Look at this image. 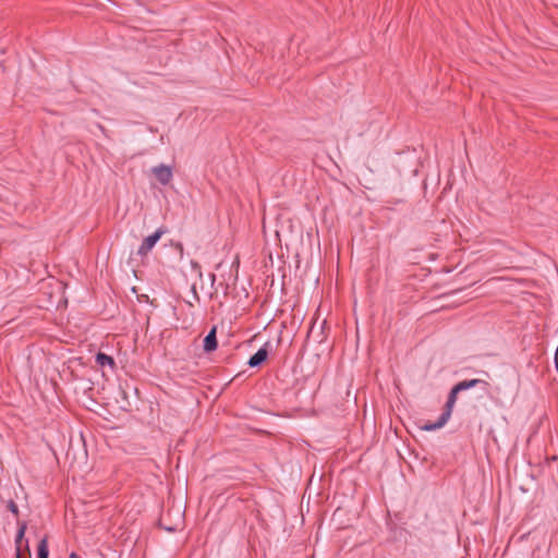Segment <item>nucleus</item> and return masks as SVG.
Segmentation results:
<instances>
[{
  "label": "nucleus",
  "instance_id": "1",
  "mask_svg": "<svg viewBox=\"0 0 558 558\" xmlns=\"http://www.w3.org/2000/svg\"><path fill=\"white\" fill-rule=\"evenodd\" d=\"M459 392L460 391L456 386H453L451 388L442 413L440 414V416L438 417V420L435 423L425 424L422 427L424 430L433 432V430L439 429L446 425V423L449 421V418L451 416L453 407L457 401V396Z\"/></svg>",
  "mask_w": 558,
  "mask_h": 558
},
{
  "label": "nucleus",
  "instance_id": "2",
  "mask_svg": "<svg viewBox=\"0 0 558 558\" xmlns=\"http://www.w3.org/2000/svg\"><path fill=\"white\" fill-rule=\"evenodd\" d=\"M163 231L161 229L156 230L153 234L146 236L138 247V255L145 256L159 241Z\"/></svg>",
  "mask_w": 558,
  "mask_h": 558
},
{
  "label": "nucleus",
  "instance_id": "3",
  "mask_svg": "<svg viewBox=\"0 0 558 558\" xmlns=\"http://www.w3.org/2000/svg\"><path fill=\"white\" fill-rule=\"evenodd\" d=\"M151 172L155 174L158 182L162 185L169 184L173 177L171 167L162 163L154 167Z\"/></svg>",
  "mask_w": 558,
  "mask_h": 558
},
{
  "label": "nucleus",
  "instance_id": "4",
  "mask_svg": "<svg viewBox=\"0 0 558 558\" xmlns=\"http://www.w3.org/2000/svg\"><path fill=\"white\" fill-rule=\"evenodd\" d=\"M266 343L264 347L259 348L257 352H255L248 360L247 364L250 367H258L260 366L268 356V351L266 349Z\"/></svg>",
  "mask_w": 558,
  "mask_h": 558
},
{
  "label": "nucleus",
  "instance_id": "5",
  "mask_svg": "<svg viewBox=\"0 0 558 558\" xmlns=\"http://www.w3.org/2000/svg\"><path fill=\"white\" fill-rule=\"evenodd\" d=\"M217 347L218 342L216 337V327H213L204 339L203 348L206 352H213L217 349Z\"/></svg>",
  "mask_w": 558,
  "mask_h": 558
},
{
  "label": "nucleus",
  "instance_id": "6",
  "mask_svg": "<svg viewBox=\"0 0 558 558\" xmlns=\"http://www.w3.org/2000/svg\"><path fill=\"white\" fill-rule=\"evenodd\" d=\"M478 385H482L483 386V390H486V388L488 387V384L482 379H470V380H462V381H459L458 384H456L454 386L459 389V391H464V390H468V389H471V388H474Z\"/></svg>",
  "mask_w": 558,
  "mask_h": 558
},
{
  "label": "nucleus",
  "instance_id": "7",
  "mask_svg": "<svg viewBox=\"0 0 558 558\" xmlns=\"http://www.w3.org/2000/svg\"><path fill=\"white\" fill-rule=\"evenodd\" d=\"M96 362L97 364H99L100 366H110V367H113L114 366V360L113 357L102 353V352H99L97 353L96 355Z\"/></svg>",
  "mask_w": 558,
  "mask_h": 558
},
{
  "label": "nucleus",
  "instance_id": "8",
  "mask_svg": "<svg viewBox=\"0 0 558 558\" xmlns=\"http://www.w3.org/2000/svg\"><path fill=\"white\" fill-rule=\"evenodd\" d=\"M49 556V549H48V542L47 538L44 537L37 548V558H48Z\"/></svg>",
  "mask_w": 558,
  "mask_h": 558
},
{
  "label": "nucleus",
  "instance_id": "9",
  "mask_svg": "<svg viewBox=\"0 0 558 558\" xmlns=\"http://www.w3.org/2000/svg\"><path fill=\"white\" fill-rule=\"evenodd\" d=\"M25 531H26V523L23 522V523L20 524L17 534H16V537H15L16 549L17 548L20 549V544H21V542H22V539L24 537Z\"/></svg>",
  "mask_w": 558,
  "mask_h": 558
},
{
  "label": "nucleus",
  "instance_id": "10",
  "mask_svg": "<svg viewBox=\"0 0 558 558\" xmlns=\"http://www.w3.org/2000/svg\"><path fill=\"white\" fill-rule=\"evenodd\" d=\"M190 265H191L192 270H193V271H194V272H195L199 278H202L203 274H202V267H201V265H199L197 262H195V260H191Z\"/></svg>",
  "mask_w": 558,
  "mask_h": 558
},
{
  "label": "nucleus",
  "instance_id": "11",
  "mask_svg": "<svg viewBox=\"0 0 558 558\" xmlns=\"http://www.w3.org/2000/svg\"><path fill=\"white\" fill-rule=\"evenodd\" d=\"M8 508H9V510H10L13 514L17 515V513H19V508H17V505H16L13 500H10V501H9Z\"/></svg>",
  "mask_w": 558,
  "mask_h": 558
},
{
  "label": "nucleus",
  "instance_id": "12",
  "mask_svg": "<svg viewBox=\"0 0 558 558\" xmlns=\"http://www.w3.org/2000/svg\"><path fill=\"white\" fill-rule=\"evenodd\" d=\"M15 558H21V549L17 548V553H16V557Z\"/></svg>",
  "mask_w": 558,
  "mask_h": 558
},
{
  "label": "nucleus",
  "instance_id": "13",
  "mask_svg": "<svg viewBox=\"0 0 558 558\" xmlns=\"http://www.w3.org/2000/svg\"><path fill=\"white\" fill-rule=\"evenodd\" d=\"M70 558H77V556H76L74 553H72V554L70 555Z\"/></svg>",
  "mask_w": 558,
  "mask_h": 558
},
{
  "label": "nucleus",
  "instance_id": "14",
  "mask_svg": "<svg viewBox=\"0 0 558 558\" xmlns=\"http://www.w3.org/2000/svg\"><path fill=\"white\" fill-rule=\"evenodd\" d=\"M174 530H175L174 527H167V531H170V532H172Z\"/></svg>",
  "mask_w": 558,
  "mask_h": 558
}]
</instances>
